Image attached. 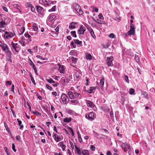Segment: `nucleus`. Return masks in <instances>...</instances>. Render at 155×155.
<instances>
[{
  "instance_id": "1",
  "label": "nucleus",
  "mask_w": 155,
  "mask_h": 155,
  "mask_svg": "<svg viewBox=\"0 0 155 155\" xmlns=\"http://www.w3.org/2000/svg\"><path fill=\"white\" fill-rule=\"evenodd\" d=\"M135 28L134 25H131L130 26V30L127 32V34L126 35V36L127 35H133L135 34Z\"/></svg>"
},
{
  "instance_id": "2",
  "label": "nucleus",
  "mask_w": 155,
  "mask_h": 155,
  "mask_svg": "<svg viewBox=\"0 0 155 155\" xmlns=\"http://www.w3.org/2000/svg\"><path fill=\"white\" fill-rule=\"evenodd\" d=\"M74 8L76 11L80 15H82L83 13V11L81 10L80 6L77 3H74L73 5Z\"/></svg>"
},
{
  "instance_id": "3",
  "label": "nucleus",
  "mask_w": 155,
  "mask_h": 155,
  "mask_svg": "<svg viewBox=\"0 0 155 155\" xmlns=\"http://www.w3.org/2000/svg\"><path fill=\"white\" fill-rule=\"evenodd\" d=\"M61 99L63 104H68L70 100L68 97L64 93L62 94L61 96Z\"/></svg>"
},
{
  "instance_id": "4",
  "label": "nucleus",
  "mask_w": 155,
  "mask_h": 155,
  "mask_svg": "<svg viewBox=\"0 0 155 155\" xmlns=\"http://www.w3.org/2000/svg\"><path fill=\"white\" fill-rule=\"evenodd\" d=\"M12 48L17 52H18L21 49V47L17 43H14L13 41L11 42Z\"/></svg>"
},
{
  "instance_id": "5",
  "label": "nucleus",
  "mask_w": 155,
  "mask_h": 155,
  "mask_svg": "<svg viewBox=\"0 0 155 155\" xmlns=\"http://www.w3.org/2000/svg\"><path fill=\"white\" fill-rule=\"evenodd\" d=\"M96 114L93 112H91L88 114H86L85 117L89 120H92L96 118Z\"/></svg>"
},
{
  "instance_id": "6",
  "label": "nucleus",
  "mask_w": 155,
  "mask_h": 155,
  "mask_svg": "<svg viewBox=\"0 0 155 155\" xmlns=\"http://www.w3.org/2000/svg\"><path fill=\"white\" fill-rule=\"evenodd\" d=\"M46 80L48 82H49L50 84H54L53 85V86L55 87H57L58 85L59 84L58 82H55L51 78H50L49 79H47Z\"/></svg>"
},
{
  "instance_id": "7",
  "label": "nucleus",
  "mask_w": 155,
  "mask_h": 155,
  "mask_svg": "<svg viewBox=\"0 0 155 155\" xmlns=\"http://www.w3.org/2000/svg\"><path fill=\"white\" fill-rule=\"evenodd\" d=\"M107 64L108 67L112 66L113 64L112 63V61L113 60V57H110L109 58L107 57Z\"/></svg>"
},
{
  "instance_id": "8",
  "label": "nucleus",
  "mask_w": 155,
  "mask_h": 155,
  "mask_svg": "<svg viewBox=\"0 0 155 155\" xmlns=\"http://www.w3.org/2000/svg\"><path fill=\"white\" fill-rule=\"evenodd\" d=\"M13 33L11 32L5 31V34L4 37L5 38H11L13 36Z\"/></svg>"
},
{
  "instance_id": "9",
  "label": "nucleus",
  "mask_w": 155,
  "mask_h": 155,
  "mask_svg": "<svg viewBox=\"0 0 155 155\" xmlns=\"http://www.w3.org/2000/svg\"><path fill=\"white\" fill-rule=\"evenodd\" d=\"M85 28L83 27L82 25H81L79 29L78 30V34L81 35V34H84V32L85 31V30L84 29Z\"/></svg>"
},
{
  "instance_id": "10",
  "label": "nucleus",
  "mask_w": 155,
  "mask_h": 155,
  "mask_svg": "<svg viewBox=\"0 0 155 155\" xmlns=\"http://www.w3.org/2000/svg\"><path fill=\"white\" fill-rule=\"evenodd\" d=\"M6 53H7V57L6 58L7 59L11 62H12L11 55L12 53L10 51H9Z\"/></svg>"
},
{
  "instance_id": "11",
  "label": "nucleus",
  "mask_w": 155,
  "mask_h": 155,
  "mask_svg": "<svg viewBox=\"0 0 155 155\" xmlns=\"http://www.w3.org/2000/svg\"><path fill=\"white\" fill-rule=\"evenodd\" d=\"M75 149V151L77 152V153L79 155H81V150L80 147H78L76 145H74Z\"/></svg>"
},
{
  "instance_id": "12",
  "label": "nucleus",
  "mask_w": 155,
  "mask_h": 155,
  "mask_svg": "<svg viewBox=\"0 0 155 155\" xmlns=\"http://www.w3.org/2000/svg\"><path fill=\"white\" fill-rule=\"evenodd\" d=\"M58 66H59V71L61 73H64V66L60 65V64H58Z\"/></svg>"
},
{
  "instance_id": "13",
  "label": "nucleus",
  "mask_w": 155,
  "mask_h": 155,
  "mask_svg": "<svg viewBox=\"0 0 155 155\" xmlns=\"http://www.w3.org/2000/svg\"><path fill=\"white\" fill-rule=\"evenodd\" d=\"M2 48L3 50L5 51L6 52L10 51L8 49V46L5 44H3V45L2 46Z\"/></svg>"
},
{
  "instance_id": "14",
  "label": "nucleus",
  "mask_w": 155,
  "mask_h": 155,
  "mask_svg": "<svg viewBox=\"0 0 155 155\" xmlns=\"http://www.w3.org/2000/svg\"><path fill=\"white\" fill-rule=\"evenodd\" d=\"M97 88H98L97 87H90V89L87 91V93L91 94V93L94 90H95Z\"/></svg>"
},
{
  "instance_id": "15",
  "label": "nucleus",
  "mask_w": 155,
  "mask_h": 155,
  "mask_svg": "<svg viewBox=\"0 0 155 155\" xmlns=\"http://www.w3.org/2000/svg\"><path fill=\"white\" fill-rule=\"evenodd\" d=\"M87 103L90 107H95V104L93 103L89 100H86Z\"/></svg>"
},
{
  "instance_id": "16",
  "label": "nucleus",
  "mask_w": 155,
  "mask_h": 155,
  "mask_svg": "<svg viewBox=\"0 0 155 155\" xmlns=\"http://www.w3.org/2000/svg\"><path fill=\"white\" fill-rule=\"evenodd\" d=\"M70 80L67 78H62L61 80L62 82L64 84H67L69 81Z\"/></svg>"
},
{
  "instance_id": "17",
  "label": "nucleus",
  "mask_w": 155,
  "mask_h": 155,
  "mask_svg": "<svg viewBox=\"0 0 155 155\" xmlns=\"http://www.w3.org/2000/svg\"><path fill=\"white\" fill-rule=\"evenodd\" d=\"M68 94L70 99H73L74 98V93L73 94L72 91H70L68 92Z\"/></svg>"
},
{
  "instance_id": "18",
  "label": "nucleus",
  "mask_w": 155,
  "mask_h": 155,
  "mask_svg": "<svg viewBox=\"0 0 155 155\" xmlns=\"http://www.w3.org/2000/svg\"><path fill=\"white\" fill-rule=\"evenodd\" d=\"M54 137V139L56 142H58L61 140V138L58 136L57 134L54 133V134L53 135Z\"/></svg>"
},
{
  "instance_id": "19",
  "label": "nucleus",
  "mask_w": 155,
  "mask_h": 155,
  "mask_svg": "<svg viewBox=\"0 0 155 155\" xmlns=\"http://www.w3.org/2000/svg\"><path fill=\"white\" fill-rule=\"evenodd\" d=\"M76 24V23L72 22L70 25L69 27L70 29H74L76 27L75 25Z\"/></svg>"
},
{
  "instance_id": "20",
  "label": "nucleus",
  "mask_w": 155,
  "mask_h": 155,
  "mask_svg": "<svg viewBox=\"0 0 155 155\" xmlns=\"http://www.w3.org/2000/svg\"><path fill=\"white\" fill-rule=\"evenodd\" d=\"M56 18V15H50L48 18V20L49 22H51Z\"/></svg>"
},
{
  "instance_id": "21",
  "label": "nucleus",
  "mask_w": 155,
  "mask_h": 155,
  "mask_svg": "<svg viewBox=\"0 0 155 155\" xmlns=\"http://www.w3.org/2000/svg\"><path fill=\"white\" fill-rule=\"evenodd\" d=\"M104 78L103 77L101 80L99 86L101 87H102L104 86Z\"/></svg>"
},
{
  "instance_id": "22",
  "label": "nucleus",
  "mask_w": 155,
  "mask_h": 155,
  "mask_svg": "<svg viewBox=\"0 0 155 155\" xmlns=\"http://www.w3.org/2000/svg\"><path fill=\"white\" fill-rule=\"evenodd\" d=\"M32 27L34 30L35 31H37L38 30V25L35 23L33 24Z\"/></svg>"
},
{
  "instance_id": "23",
  "label": "nucleus",
  "mask_w": 155,
  "mask_h": 155,
  "mask_svg": "<svg viewBox=\"0 0 155 155\" xmlns=\"http://www.w3.org/2000/svg\"><path fill=\"white\" fill-rule=\"evenodd\" d=\"M81 153L83 155H89V153L87 150H81Z\"/></svg>"
},
{
  "instance_id": "24",
  "label": "nucleus",
  "mask_w": 155,
  "mask_h": 155,
  "mask_svg": "<svg viewBox=\"0 0 155 155\" xmlns=\"http://www.w3.org/2000/svg\"><path fill=\"white\" fill-rule=\"evenodd\" d=\"M37 10L38 12L41 13L43 11V8L40 6H37Z\"/></svg>"
},
{
  "instance_id": "25",
  "label": "nucleus",
  "mask_w": 155,
  "mask_h": 155,
  "mask_svg": "<svg viewBox=\"0 0 155 155\" xmlns=\"http://www.w3.org/2000/svg\"><path fill=\"white\" fill-rule=\"evenodd\" d=\"M81 95L80 94H79L76 92H74V98H78L81 99Z\"/></svg>"
},
{
  "instance_id": "26",
  "label": "nucleus",
  "mask_w": 155,
  "mask_h": 155,
  "mask_svg": "<svg viewBox=\"0 0 155 155\" xmlns=\"http://www.w3.org/2000/svg\"><path fill=\"white\" fill-rule=\"evenodd\" d=\"M17 120L18 122V125L20 126L19 129H22L24 127L23 125L21 124L22 122L21 120H19L18 119H17Z\"/></svg>"
},
{
  "instance_id": "27",
  "label": "nucleus",
  "mask_w": 155,
  "mask_h": 155,
  "mask_svg": "<svg viewBox=\"0 0 155 155\" xmlns=\"http://www.w3.org/2000/svg\"><path fill=\"white\" fill-rule=\"evenodd\" d=\"M25 30V28L24 27H22L19 29V33L20 35H22L24 32Z\"/></svg>"
},
{
  "instance_id": "28",
  "label": "nucleus",
  "mask_w": 155,
  "mask_h": 155,
  "mask_svg": "<svg viewBox=\"0 0 155 155\" xmlns=\"http://www.w3.org/2000/svg\"><path fill=\"white\" fill-rule=\"evenodd\" d=\"M74 43L76 44L80 45L82 44V42L78 39H74Z\"/></svg>"
},
{
  "instance_id": "29",
  "label": "nucleus",
  "mask_w": 155,
  "mask_h": 155,
  "mask_svg": "<svg viewBox=\"0 0 155 155\" xmlns=\"http://www.w3.org/2000/svg\"><path fill=\"white\" fill-rule=\"evenodd\" d=\"M26 38H28L29 40L31 41V37L29 35L28 32H26L24 34Z\"/></svg>"
},
{
  "instance_id": "30",
  "label": "nucleus",
  "mask_w": 155,
  "mask_h": 155,
  "mask_svg": "<svg viewBox=\"0 0 155 155\" xmlns=\"http://www.w3.org/2000/svg\"><path fill=\"white\" fill-rule=\"evenodd\" d=\"M86 57L87 59L91 60L92 59V56L89 53H87L86 54Z\"/></svg>"
},
{
  "instance_id": "31",
  "label": "nucleus",
  "mask_w": 155,
  "mask_h": 155,
  "mask_svg": "<svg viewBox=\"0 0 155 155\" xmlns=\"http://www.w3.org/2000/svg\"><path fill=\"white\" fill-rule=\"evenodd\" d=\"M6 23L4 21H2L0 22V28H4V25H5Z\"/></svg>"
},
{
  "instance_id": "32",
  "label": "nucleus",
  "mask_w": 155,
  "mask_h": 155,
  "mask_svg": "<svg viewBox=\"0 0 155 155\" xmlns=\"http://www.w3.org/2000/svg\"><path fill=\"white\" fill-rule=\"evenodd\" d=\"M71 121V118H65L64 119V121L65 122L69 123Z\"/></svg>"
},
{
  "instance_id": "33",
  "label": "nucleus",
  "mask_w": 155,
  "mask_h": 155,
  "mask_svg": "<svg viewBox=\"0 0 155 155\" xmlns=\"http://www.w3.org/2000/svg\"><path fill=\"white\" fill-rule=\"evenodd\" d=\"M71 59L72 62L74 64L76 63L78 60L77 58H74V57L73 56L71 57Z\"/></svg>"
},
{
  "instance_id": "34",
  "label": "nucleus",
  "mask_w": 155,
  "mask_h": 155,
  "mask_svg": "<svg viewBox=\"0 0 155 155\" xmlns=\"http://www.w3.org/2000/svg\"><path fill=\"white\" fill-rule=\"evenodd\" d=\"M135 92V90L134 89L131 88L130 89L129 94L131 95H133Z\"/></svg>"
},
{
  "instance_id": "35",
  "label": "nucleus",
  "mask_w": 155,
  "mask_h": 155,
  "mask_svg": "<svg viewBox=\"0 0 155 155\" xmlns=\"http://www.w3.org/2000/svg\"><path fill=\"white\" fill-rule=\"evenodd\" d=\"M33 114L36 115H41V114L37 110H35L32 112Z\"/></svg>"
},
{
  "instance_id": "36",
  "label": "nucleus",
  "mask_w": 155,
  "mask_h": 155,
  "mask_svg": "<svg viewBox=\"0 0 155 155\" xmlns=\"http://www.w3.org/2000/svg\"><path fill=\"white\" fill-rule=\"evenodd\" d=\"M36 57L37 58L43 60H47V58H43L41 56L39 55H37L36 56Z\"/></svg>"
},
{
  "instance_id": "37",
  "label": "nucleus",
  "mask_w": 155,
  "mask_h": 155,
  "mask_svg": "<svg viewBox=\"0 0 155 155\" xmlns=\"http://www.w3.org/2000/svg\"><path fill=\"white\" fill-rule=\"evenodd\" d=\"M134 59L137 62H138L139 61V58L138 55L136 54L135 55Z\"/></svg>"
},
{
  "instance_id": "38",
  "label": "nucleus",
  "mask_w": 155,
  "mask_h": 155,
  "mask_svg": "<svg viewBox=\"0 0 155 155\" xmlns=\"http://www.w3.org/2000/svg\"><path fill=\"white\" fill-rule=\"evenodd\" d=\"M71 33L73 37L75 38L77 37V35H76V31H71Z\"/></svg>"
},
{
  "instance_id": "39",
  "label": "nucleus",
  "mask_w": 155,
  "mask_h": 155,
  "mask_svg": "<svg viewBox=\"0 0 155 155\" xmlns=\"http://www.w3.org/2000/svg\"><path fill=\"white\" fill-rule=\"evenodd\" d=\"M56 8V6H53L51 9L48 10L49 12H51L53 11H55V8Z\"/></svg>"
},
{
  "instance_id": "40",
  "label": "nucleus",
  "mask_w": 155,
  "mask_h": 155,
  "mask_svg": "<svg viewBox=\"0 0 155 155\" xmlns=\"http://www.w3.org/2000/svg\"><path fill=\"white\" fill-rule=\"evenodd\" d=\"M48 2V0H39V2L40 4H43L44 3V2Z\"/></svg>"
},
{
  "instance_id": "41",
  "label": "nucleus",
  "mask_w": 155,
  "mask_h": 155,
  "mask_svg": "<svg viewBox=\"0 0 155 155\" xmlns=\"http://www.w3.org/2000/svg\"><path fill=\"white\" fill-rule=\"evenodd\" d=\"M71 103L77 104L78 103V100H71Z\"/></svg>"
},
{
  "instance_id": "42",
  "label": "nucleus",
  "mask_w": 155,
  "mask_h": 155,
  "mask_svg": "<svg viewBox=\"0 0 155 155\" xmlns=\"http://www.w3.org/2000/svg\"><path fill=\"white\" fill-rule=\"evenodd\" d=\"M90 32V33L92 36L93 38H95L96 37V36L95 35V34H94V31H93V30L92 31H91Z\"/></svg>"
},
{
  "instance_id": "43",
  "label": "nucleus",
  "mask_w": 155,
  "mask_h": 155,
  "mask_svg": "<svg viewBox=\"0 0 155 155\" xmlns=\"http://www.w3.org/2000/svg\"><path fill=\"white\" fill-rule=\"evenodd\" d=\"M115 35L113 33H111L109 35V36L110 38H113L115 37Z\"/></svg>"
},
{
  "instance_id": "44",
  "label": "nucleus",
  "mask_w": 155,
  "mask_h": 155,
  "mask_svg": "<svg viewBox=\"0 0 155 155\" xmlns=\"http://www.w3.org/2000/svg\"><path fill=\"white\" fill-rule=\"evenodd\" d=\"M98 18L99 19H104L101 13L100 14L98 15Z\"/></svg>"
},
{
  "instance_id": "45",
  "label": "nucleus",
  "mask_w": 155,
  "mask_h": 155,
  "mask_svg": "<svg viewBox=\"0 0 155 155\" xmlns=\"http://www.w3.org/2000/svg\"><path fill=\"white\" fill-rule=\"evenodd\" d=\"M125 79L126 82L129 83V82L128 77L127 76H125Z\"/></svg>"
},
{
  "instance_id": "46",
  "label": "nucleus",
  "mask_w": 155,
  "mask_h": 155,
  "mask_svg": "<svg viewBox=\"0 0 155 155\" xmlns=\"http://www.w3.org/2000/svg\"><path fill=\"white\" fill-rule=\"evenodd\" d=\"M46 86L47 88L50 91H51L52 90V88L51 87L49 86L48 85L46 84Z\"/></svg>"
},
{
  "instance_id": "47",
  "label": "nucleus",
  "mask_w": 155,
  "mask_h": 155,
  "mask_svg": "<svg viewBox=\"0 0 155 155\" xmlns=\"http://www.w3.org/2000/svg\"><path fill=\"white\" fill-rule=\"evenodd\" d=\"M19 42L21 44V45L23 46H25V42L23 41H19Z\"/></svg>"
},
{
  "instance_id": "48",
  "label": "nucleus",
  "mask_w": 155,
  "mask_h": 155,
  "mask_svg": "<svg viewBox=\"0 0 155 155\" xmlns=\"http://www.w3.org/2000/svg\"><path fill=\"white\" fill-rule=\"evenodd\" d=\"M125 147L126 148H128L129 149H130V147L129 145L127 143L125 142Z\"/></svg>"
},
{
  "instance_id": "49",
  "label": "nucleus",
  "mask_w": 155,
  "mask_h": 155,
  "mask_svg": "<svg viewBox=\"0 0 155 155\" xmlns=\"http://www.w3.org/2000/svg\"><path fill=\"white\" fill-rule=\"evenodd\" d=\"M15 146L14 143L12 144V149L15 152L16 151V150L15 148Z\"/></svg>"
},
{
  "instance_id": "50",
  "label": "nucleus",
  "mask_w": 155,
  "mask_h": 155,
  "mask_svg": "<svg viewBox=\"0 0 155 155\" xmlns=\"http://www.w3.org/2000/svg\"><path fill=\"white\" fill-rule=\"evenodd\" d=\"M91 149L93 151H94L95 150V147L94 146L92 145H91Z\"/></svg>"
},
{
  "instance_id": "51",
  "label": "nucleus",
  "mask_w": 155,
  "mask_h": 155,
  "mask_svg": "<svg viewBox=\"0 0 155 155\" xmlns=\"http://www.w3.org/2000/svg\"><path fill=\"white\" fill-rule=\"evenodd\" d=\"M31 80L32 82V83L35 85L36 84L35 82V81L34 79V78L33 77H31Z\"/></svg>"
},
{
  "instance_id": "52",
  "label": "nucleus",
  "mask_w": 155,
  "mask_h": 155,
  "mask_svg": "<svg viewBox=\"0 0 155 155\" xmlns=\"http://www.w3.org/2000/svg\"><path fill=\"white\" fill-rule=\"evenodd\" d=\"M20 136L19 135H18L17 136H16V140L19 141H20Z\"/></svg>"
},
{
  "instance_id": "53",
  "label": "nucleus",
  "mask_w": 155,
  "mask_h": 155,
  "mask_svg": "<svg viewBox=\"0 0 155 155\" xmlns=\"http://www.w3.org/2000/svg\"><path fill=\"white\" fill-rule=\"evenodd\" d=\"M4 125L6 128V130L8 131L9 129H8V127L7 125L5 122L4 123Z\"/></svg>"
},
{
  "instance_id": "54",
  "label": "nucleus",
  "mask_w": 155,
  "mask_h": 155,
  "mask_svg": "<svg viewBox=\"0 0 155 155\" xmlns=\"http://www.w3.org/2000/svg\"><path fill=\"white\" fill-rule=\"evenodd\" d=\"M29 64L31 65V66H32L34 64H35L34 63L32 62V61H31V60H30V59L29 60Z\"/></svg>"
},
{
  "instance_id": "55",
  "label": "nucleus",
  "mask_w": 155,
  "mask_h": 155,
  "mask_svg": "<svg viewBox=\"0 0 155 155\" xmlns=\"http://www.w3.org/2000/svg\"><path fill=\"white\" fill-rule=\"evenodd\" d=\"M71 45H72L74 48L76 47V45H74L73 41H72V42H71Z\"/></svg>"
},
{
  "instance_id": "56",
  "label": "nucleus",
  "mask_w": 155,
  "mask_h": 155,
  "mask_svg": "<svg viewBox=\"0 0 155 155\" xmlns=\"http://www.w3.org/2000/svg\"><path fill=\"white\" fill-rule=\"evenodd\" d=\"M11 84H12L11 82L10 81H8L6 82V84L7 85H11Z\"/></svg>"
},
{
  "instance_id": "57",
  "label": "nucleus",
  "mask_w": 155,
  "mask_h": 155,
  "mask_svg": "<svg viewBox=\"0 0 155 155\" xmlns=\"http://www.w3.org/2000/svg\"><path fill=\"white\" fill-rule=\"evenodd\" d=\"M121 147L122 148H124V147H125V143H122L121 145Z\"/></svg>"
},
{
  "instance_id": "58",
  "label": "nucleus",
  "mask_w": 155,
  "mask_h": 155,
  "mask_svg": "<svg viewBox=\"0 0 155 155\" xmlns=\"http://www.w3.org/2000/svg\"><path fill=\"white\" fill-rule=\"evenodd\" d=\"M87 29L90 32H91V31H92L93 30L92 28L90 27L87 28Z\"/></svg>"
},
{
  "instance_id": "59",
  "label": "nucleus",
  "mask_w": 155,
  "mask_h": 155,
  "mask_svg": "<svg viewBox=\"0 0 155 155\" xmlns=\"http://www.w3.org/2000/svg\"><path fill=\"white\" fill-rule=\"evenodd\" d=\"M31 10L32 12H34V11H35V9L34 7L32 6L31 7Z\"/></svg>"
},
{
  "instance_id": "60",
  "label": "nucleus",
  "mask_w": 155,
  "mask_h": 155,
  "mask_svg": "<svg viewBox=\"0 0 155 155\" xmlns=\"http://www.w3.org/2000/svg\"><path fill=\"white\" fill-rule=\"evenodd\" d=\"M59 145L60 146L62 147L63 146V145H64V144L63 142L61 141L59 143Z\"/></svg>"
},
{
  "instance_id": "61",
  "label": "nucleus",
  "mask_w": 155,
  "mask_h": 155,
  "mask_svg": "<svg viewBox=\"0 0 155 155\" xmlns=\"http://www.w3.org/2000/svg\"><path fill=\"white\" fill-rule=\"evenodd\" d=\"M5 151L6 152V153H7V155H9V154L8 153V152L7 151V148L6 147H5L4 148Z\"/></svg>"
},
{
  "instance_id": "62",
  "label": "nucleus",
  "mask_w": 155,
  "mask_h": 155,
  "mask_svg": "<svg viewBox=\"0 0 155 155\" xmlns=\"http://www.w3.org/2000/svg\"><path fill=\"white\" fill-rule=\"evenodd\" d=\"M51 5L50 2L48 3H47L45 5V6H48Z\"/></svg>"
},
{
  "instance_id": "63",
  "label": "nucleus",
  "mask_w": 155,
  "mask_h": 155,
  "mask_svg": "<svg viewBox=\"0 0 155 155\" xmlns=\"http://www.w3.org/2000/svg\"><path fill=\"white\" fill-rule=\"evenodd\" d=\"M51 124V122H47L45 124L47 125L48 127L49 126L50 124Z\"/></svg>"
},
{
  "instance_id": "64",
  "label": "nucleus",
  "mask_w": 155,
  "mask_h": 155,
  "mask_svg": "<svg viewBox=\"0 0 155 155\" xmlns=\"http://www.w3.org/2000/svg\"><path fill=\"white\" fill-rule=\"evenodd\" d=\"M67 152L69 155H72L71 150L69 149L67 150Z\"/></svg>"
}]
</instances>
